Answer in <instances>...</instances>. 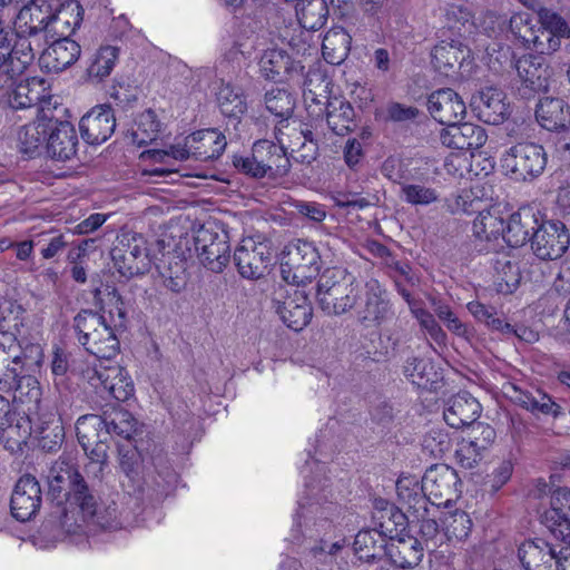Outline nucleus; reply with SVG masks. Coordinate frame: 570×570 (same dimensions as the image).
<instances>
[{"instance_id":"0e129e2a","label":"nucleus","mask_w":570,"mask_h":570,"mask_svg":"<svg viewBox=\"0 0 570 570\" xmlns=\"http://www.w3.org/2000/svg\"><path fill=\"white\" fill-rule=\"evenodd\" d=\"M411 309L415 318L419 321L421 327L429 333L431 338H433L439 344L445 342V332L442 330V327L430 312L421 307H412Z\"/></svg>"},{"instance_id":"3c124183","label":"nucleus","mask_w":570,"mask_h":570,"mask_svg":"<svg viewBox=\"0 0 570 570\" xmlns=\"http://www.w3.org/2000/svg\"><path fill=\"white\" fill-rule=\"evenodd\" d=\"M400 197L412 206L426 207L439 202L440 194L435 188L414 181L409 177L401 187Z\"/></svg>"},{"instance_id":"ea45409f","label":"nucleus","mask_w":570,"mask_h":570,"mask_svg":"<svg viewBox=\"0 0 570 570\" xmlns=\"http://www.w3.org/2000/svg\"><path fill=\"white\" fill-rule=\"evenodd\" d=\"M81 345L100 360H110L119 353V341L107 323Z\"/></svg>"},{"instance_id":"dca6fc26","label":"nucleus","mask_w":570,"mask_h":570,"mask_svg":"<svg viewBox=\"0 0 570 570\" xmlns=\"http://www.w3.org/2000/svg\"><path fill=\"white\" fill-rule=\"evenodd\" d=\"M195 249L204 266L219 273L229 261L228 235L213 226H202L195 236Z\"/></svg>"},{"instance_id":"f03ea898","label":"nucleus","mask_w":570,"mask_h":570,"mask_svg":"<svg viewBox=\"0 0 570 570\" xmlns=\"http://www.w3.org/2000/svg\"><path fill=\"white\" fill-rule=\"evenodd\" d=\"M396 492L405 508V520L419 527L428 550L433 551L443 543V534L434 518V507L428 505V499L421 493L419 480L413 476H402L396 481Z\"/></svg>"},{"instance_id":"338daca9","label":"nucleus","mask_w":570,"mask_h":570,"mask_svg":"<svg viewBox=\"0 0 570 570\" xmlns=\"http://www.w3.org/2000/svg\"><path fill=\"white\" fill-rule=\"evenodd\" d=\"M3 436H6L9 441H12L17 446L27 443L28 438L31 434V425L28 419L20 417L17 420L16 424L9 422L4 430H1Z\"/></svg>"},{"instance_id":"58836bf2","label":"nucleus","mask_w":570,"mask_h":570,"mask_svg":"<svg viewBox=\"0 0 570 570\" xmlns=\"http://www.w3.org/2000/svg\"><path fill=\"white\" fill-rule=\"evenodd\" d=\"M331 81L320 62L309 67L303 81V96L306 102L322 104L328 99Z\"/></svg>"},{"instance_id":"ddd939ff","label":"nucleus","mask_w":570,"mask_h":570,"mask_svg":"<svg viewBox=\"0 0 570 570\" xmlns=\"http://www.w3.org/2000/svg\"><path fill=\"white\" fill-rule=\"evenodd\" d=\"M271 242L262 236L245 237L234 252V262L244 278L256 279L263 276L272 262Z\"/></svg>"},{"instance_id":"4be33fe9","label":"nucleus","mask_w":570,"mask_h":570,"mask_svg":"<svg viewBox=\"0 0 570 570\" xmlns=\"http://www.w3.org/2000/svg\"><path fill=\"white\" fill-rule=\"evenodd\" d=\"M428 110L436 121L446 127L460 122L466 115L465 102L450 88L433 91L428 98Z\"/></svg>"},{"instance_id":"a878e982","label":"nucleus","mask_w":570,"mask_h":570,"mask_svg":"<svg viewBox=\"0 0 570 570\" xmlns=\"http://www.w3.org/2000/svg\"><path fill=\"white\" fill-rule=\"evenodd\" d=\"M559 552L544 539L525 540L519 546L518 558L524 570H556Z\"/></svg>"},{"instance_id":"8fccbe9b","label":"nucleus","mask_w":570,"mask_h":570,"mask_svg":"<svg viewBox=\"0 0 570 570\" xmlns=\"http://www.w3.org/2000/svg\"><path fill=\"white\" fill-rule=\"evenodd\" d=\"M160 122L156 114L148 109L141 112L130 129V139L138 147L153 142L158 137Z\"/></svg>"},{"instance_id":"f8f14e48","label":"nucleus","mask_w":570,"mask_h":570,"mask_svg":"<svg viewBox=\"0 0 570 570\" xmlns=\"http://www.w3.org/2000/svg\"><path fill=\"white\" fill-rule=\"evenodd\" d=\"M502 168L515 180H531L540 176L547 166V153L534 142L512 146L501 159Z\"/></svg>"},{"instance_id":"f257e3e1","label":"nucleus","mask_w":570,"mask_h":570,"mask_svg":"<svg viewBox=\"0 0 570 570\" xmlns=\"http://www.w3.org/2000/svg\"><path fill=\"white\" fill-rule=\"evenodd\" d=\"M48 495L58 504L65 502L60 519L68 534H81L118 525L115 507H102L90 492L72 459L60 456L47 475Z\"/></svg>"},{"instance_id":"2f4dec72","label":"nucleus","mask_w":570,"mask_h":570,"mask_svg":"<svg viewBox=\"0 0 570 570\" xmlns=\"http://www.w3.org/2000/svg\"><path fill=\"white\" fill-rule=\"evenodd\" d=\"M478 117L490 125L502 124L510 115V106L505 102V95L497 88H487L473 100Z\"/></svg>"},{"instance_id":"72a5a7b5","label":"nucleus","mask_w":570,"mask_h":570,"mask_svg":"<svg viewBox=\"0 0 570 570\" xmlns=\"http://www.w3.org/2000/svg\"><path fill=\"white\" fill-rule=\"evenodd\" d=\"M80 45L73 38H56L42 52L41 61L51 71H61L77 61Z\"/></svg>"},{"instance_id":"680f3d73","label":"nucleus","mask_w":570,"mask_h":570,"mask_svg":"<svg viewBox=\"0 0 570 570\" xmlns=\"http://www.w3.org/2000/svg\"><path fill=\"white\" fill-rule=\"evenodd\" d=\"M459 50L453 46L452 41L442 40L432 50V63L439 70L453 68L459 60Z\"/></svg>"},{"instance_id":"864d4df0","label":"nucleus","mask_w":570,"mask_h":570,"mask_svg":"<svg viewBox=\"0 0 570 570\" xmlns=\"http://www.w3.org/2000/svg\"><path fill=\"white\" fill-rule=\"evenodd\" d=\"M404 375L419 387H426L435 381L436 373L429 360L409 357L404 365Z\"/></svg>"},{"instance_id":"79ce46f5","label":"nucleus","mask_w":570,"mask_h":570,"mask_svg":"<svg viewBox=\"0 0 570 570\" xmlns=\"http://www.w3.org/2000/svg\"><path fill=\"white\" fill-rule=\"evenodd\" d=\"M261 73L267 80H281L283 75H291L295 67L291 57L282 49H268L259 61Z\"/></svg>"},{"instance_id":"a19ab883","label":"nucleus","mask_w":570,"mask_h":570,"mask_svg":"<svg viewBox=\"0 0 570 570\" xmlns=\"http://www.w3.org/2000/svg\"><path fill=\"white\" fill-rule=\"evenodd\" d=\"M327 14L325 0H303L296 7L298 23L308 32L318 31L325 24Z\"/></svg>"},{"instance_id":"69168bd1","label":"nucleus","mask_w":570,"mask_h":570,"mask_svg":"<svg viewBox=\"0 0 570 570\" xmlns=\"http://www.w3.org/2000/svg\"><path fill=\"white\" fill-rule=\"evenodd\" d=\"M65 431L62 424L56 420L51 422V426H42L40 430V446L46 451H55L62 443Z\"/></svg>"},{"instance_id":"9d476101","label":"nucleus","mask_w":570,"mask_h":570,"mask_svg":"<svg viewBox=\"0 0 570 570\" xmlns=\"http://www.w3.org/2000/svg\"><path fill=\"white\" fill-rule=\"evenodd\" d=\"M460 478L456 471L445 464H434L428 469L419 483L421 493L428 499V505L448 507L460 497Z\"/></svg>"},{"instance_id":"4468645a","label":"nucleus","mask_w":570,"mask_h":570,"mask_svg":"<svg viewBox=\"0 0 570 570\" xmlns=\"http://www.w3.org/2000/svg\"><path fill=\"white\" fill-rule=\"evenodd\" d=\"M273 303L283 323L294 331H302L312 318L311 303L298 286H279L274 292Z\"/></svg>"},{"instance_id":"774afa93","label":"nucleus","mask_w":570,"mask_h":570,"mask_svg":"<svg viewBox=\"0 0 570 570\" xmlns=\"http://www.w3.org/2000/svg\"><path fill=\"white\" fill-rule=\"evenodd\" d=\"M537 23L538 16L535 17L529 12H519L510 18L508 28L512 36H524L532 33Z\"/></svg>"},{"instance_id":"e2e57ef3","label":"nucleus","mask_w":570,"mask_h":570,"mask_svg":"<svg viewBox=\"0 0 570 570\" xmlns=\"http://www.w3.org/2000/svg\"><path fill=\"white\" fill-rule=\"evenodd\" d=\"M111 434H116L125 440H129L136 432L137 421L125 410L114 412L112 419L108 422Z\"/></svg>"},{"instance_id":"393cba45","label":"nucleus","mask_w":570,"mask_h":570,"mask_svg":"<svg viewBox=\"0 0 570 570\" xmlns=\"http://www.w3.org/2000/svg\"><path fill=\"white\" fill-rule=\"evenodd\" d=\"M550 504L544 513L546 524L556 539L570 544V489H557L551 495Z\"/></svg>"},{"instance_id":"a18cd8bd","label":"nucleus","mask_w":570,"mask_h":570,"mask_svg":"<svg viewBox=\"0 0 570 570\" xmlns=\"http://www.w3.org/2000/svg\"><path fill=\"white\" fill-rule=\"evenodd\" d=\"M217 104L226 117L239 119L247 111V102L243 91L229 83H223L217 92Z\"/></svg>"},{"instance_id":"f704fd0d","label":"nucleus","mask_w":570,"mask_h":570,"mask_svg":"<svg viewBox=\"0 0 570 570\" xmlns=\"http://www.w3.org/2000/svg\"><path fill=\"white\" fill-rule=\"evenodd\" d=\"M505 394L512 402L532 413L551 414L553 416H558L562 413L561 406L541 391H537L535 394H532L514 384H508L505 386Z\"/></svg>"},{"instance_id":"6e6552de","label":"nucleus","mask_w":570,"mask_h":570,"mask_svg":"<svg viewBox=\"0 0 570 570\" xmlns=\"http://www.w3.org/2000/svg\"><path fill=\"white\" fill-rule=\"evenodd\" d=\"M320 269L321 256L314 244L297 240L286 247L281 262V275L287 285H305L318 275Z\"/></svg>"},{"instance_id":"a211bd4d","label":"nucleus","mask_w":570,"mask_h":570,"mask_svg":"<svg viewBox=\"0 0 570 570\" xmlns=\"http://www.w3.org/2000/svg\"><path fill=\"white\" fill-rule=\"evenodd\" d=\"M85 377L92 387L102 389L117 401L124 402L134 395V383L127 371L119 365L88 368Z\"/></svg>"},{"instance_id":"2eb2a0df","label":"nucleus","mask_w":570,"mask_h":570,"mask_svg":"<svg viewBox=\"0 0 570 570\" xmlns=\"http://www.w3.org/2000/svg\"><path fill=\"white\" fill-rule=\"evenodd\" d=\"M570 234L560 220H544L543 216L531 236L534 255L543 261L560 258L569 248Z\"/></svg>"},{"instance_id":"052dcab7","label":"nucleus","mask_w":570,"mask_h":570,"mask_svg":"<svg viewBox=\"0 0 570 570\" xmlns=\"http://www.w3.org/2000/svg\"><path fill=\"white\" fill-rule=\"evenodd\" d=\"M423 448L434 458H442L452 448V440L444 430L430 431L424 440Z\"/></svg>"},{"instance_id":"39448f33","label":"nucleus","mask_w":570,"mask_h":570,"mask_svg":"<svg viewBox=\"0 0 570 570\" xmlns=\"http://www.w3.org/2000/svg\"><path fill=\"white\" fill-rule=\"evenodd\" d=\"M374 519L379 529L362 530L355 535L354 550L360 560L372 561L376 559L385 544V537L399 535L405 527V515L393 505L380 510Z\"/></svg>"},{"instance_id":"13d9d810","label":"nucleus","mask_w":570,"mask_h":570,"mask_svg":"<svg viewBox=\"0 0 570 570\" xmlns=\"http://www.w3.org/2000/svg\"><path fill=\"white\" fill-rule=\"evenodd\" d=\"M350 51L346 38H323L322 55L330 65H341Z\"/></svg>"},{"instance_id":"de8ad7c7","label":"nucleus","mask_w":570,"mask_h":570,"mask_svg":"<svg viewBox=\"0 0 570 570\" xmlns=\"http://www.w3.org/2000/svg\"><path fill=\"white\" fill-rule=\"evenodd\" d=\"M472 529L470 515L461 510L444 513L442 518L443 537L449 542L465 540Z\"/></svg>"},{"instance_id":"20e7f679","label":"nucleus","mask_w":570,"mask_h":570,"mask_svg":"<svg viewBox=\"0 0 570 570\" xmlns=\"http://www.w3.org/2000/svg\"><path fill=\"white\" fill-rule=\"evenodd\" d=\"M361 281L341 267L327 268L317 283V301L330 315H342L355 306Z\"/></svg>"},{"instance_id":"9b49d317","label":"nucleus","mask_w":570,"mask_h":570,"mask_svg":"<svg viewBox=\"0 0 570 570\" xmlns=\"http://www.w3.org/2000/svg\"><path fill=\"white\" fill-rule=\"evenodd\" d=\"M8 105L14 111L29 110L41 115L56 109L58 100L46 79L32 77L16 85L8 95Z\"/></svg>"},{"instance_id":"4d7b16f0","label":"nucleus","mask_w":570,"mask_h":570,"mask_svg":"<svg viewBox=\"0 0 570 570\" xmlns=\"http://www.w3.org/2000/svg\"><path fill=\"white\" fill-rule=\"evenodd\" d=\"M483 450L478 445V438L462 439L455 449L456 462L465 469H472L482 458Z\"/></svg>"},{"instance_id":"bf43d9fd","label":"nucleus","mask_w":570,"mask_h":570,"mask_svg":"<svg viewBox=\"0 0 570 570\" xmlns=\"http://www.w3.org/2000/svg\"><path fill=\"white\" fill-rule=\"evenodd\" d=\"M538 23L551 36H570L568 22L557 12L550 9H540L538 12Z\"/></svg>"},{"instance_id":"cd10ccee","label":"nucleus","mask_w":570,"mask_h":570,"mask_svg":"<svg viewBox=\"0 0 570 570\" xmlns=\"http://www.w3.org/2000/svg\"><path fill=\"white\" fill-rule=\"evenodd\" d=\"M21 358L19 355V344L17 337L10 332H0V363L7 368V379L12 380V383L17 391L22 389V384L26 383L30 386L32 396H38V382L32 376L18 377V371L16 365L20 364Z\"/></svg>"},{"instance_id":"473e14b6","label":"nucleus","mask_w":570,"mask_h":570,"mask_svg":"<svg viewBox=\"0 0 570 570\" xmlns=\"http://www.w3.org/2000/svg\"><path fill=\"white\" fill-rule=\"evenodd\" d=\"M390 539L385 551L393 564L402 569H412L420 564L424 548L416 538L394 535Z\"/></svg>"},{"instance_id":"4c0bfd02","label":"nucleus","mask_w":570,"mask_h":570,"mask_svg":"<svg viewBox=\"0 0 570 570\" xmlns=\"http://www.w3.org/2000/svg\"><path fill=\"white\" fill-rule=\"evenodd\" d=\"M83 16V9L75 0L66 1L57 14L50 13L49 32L57 36H72L80 27Z\"/></svg>"},{"instance_id":"c03bdc74","label":"nucleus","mask_w":570,"mask_h":570,"mask_svg":"<svg viewBox=\"0 0 570 570\" xmlns=\"http://www.w3.org/2000/svg\"><path fill=\"white\" fill-rule=\"evenodd\" d=\"M488 197L489 196L485 191V187L480 184H475L471 188L462 189L458 194L448 198L446 206L452 214H471L475 210H479L480 203H482V200Z\"/></svg>"},{"instance_id":"423d86ee","label":"nucleus","mask_w":570,"mask_h":570,"mask_svg":"<svg viewBox=\"0 0 570 570\" xmlns=\"http://www.w3.org/2000/svg\"><path fill=\"white\" fill-rule=\"evenodd\" d=\"M226 147V138L216 129H205L193 132L184 140V145L171 146L169 150H148V156L158 163L173 157L176 160H185L193 156L197 160L218 158Z\"/></svg>"},{"instance_id":"37998d69","label":"nucleus","mask_w":570,"mask_h":570,"mask_svg":"<svg viewBox=\"0 0 570 570\" xmlns=\"http://www.w3.org/2000/svg\"><path fill=\"white\" fill-rule=\"evenodd\" d=\"M503 233L504 218L498 208L480 210L473 220V234L480 240L491 242L500 236L503 238Z\"/></svg>"},{"instance_id":"aec40b11","label":"nucleus","mask_w":570,"mask_h":570,"mask_svg":"<svg viewBox=\"0 0 570 570\" xmlns=\"http://www.w3.org/2000/svg\"><path fill=\"white\" fill-rule=\"evenodd\" d=\"M41 501V488L38 480L31 474L22 475L11 495L12 515L19 521H28L39 511Z\"/></svg>"},{"instance_id":"c9c22d12","label":"nucleus","mask_w":570,"mask_h":570,"mask_svg":"<svg viewBox=\"0 0 570 570\" xmlns=\"http://www.w3.org/2000/svg\"><path fill=\"white\" fill-rule=\"evenodd\" d=\"M539 124L547 130H560L570 126V107L560 98L546 97L535 109Z\"/></svg>"},{"instance_id":"7c9ffc66","label":"nucleus","mask_w":570,"mask_h":570,"mask_svg":"<svg viewBox=\"0 0 570 570\" xmlns=\"http://www.w3.org/2000/svg\"><path fill=\"white\" fill-rule=\"evenodd\" d=\"M78 136L75 127L68 121H51L46 149L50 157L68 160L77 153Z\"/></svg>"},{"instance_id":"09e8293b","label":"nucleus","mask_w":570,"mask_h":570,"mask_svg":"<svg viewBox=\"0 0 570 570\" xmlns=\"http://www.w3.org/2000/svg\"><path fill=\"white\" fill-rule=\"evenodd\" d=\"M443 18V28L454 35H471L476 31L471 11L462 4H449L444 9Z\"/></svg>"},{"instance_id":"c85d7f7f","label":"nucleus","mask_w":570,"mask_h":570,"mask_svg":"<svg viewBox=\"0 0 570 570\" xmlns=\"http://www.w3.org/2000/svg\"><path fill=\"white\" fill-rule=\"evenodd\" d=\"M35 119L17 130V146L21 153L35 157L46 147L52 117L47 114L35 115Z\"/></svg>"},{"instance_id":"412c9836","label":"nucleus","mask_w":570,"mask_h":570,"mask_svg":"<svg viewBox=\"0 0 570 570\" xmlns=\"http://www.w3.org/2000/svg\"><path fill=\"white\" fill-rule=\"evenodd\" d=\"M515 70L521 83L519 92L524 98L535 92L548 91L550 70L541 58L524 55L517 60Z\"/></svg>"},{"instance_id":"603ef678","label":"nucleus","mask_w":570,"mask_h":570,"mask_svg":"<svg viewBox=\"0 0 570 570\" xmlns=\"http://www.w3.org/2000/svg\"><path fill=\"white\" fill-rule=\"evenodd\" d=\"M119 47L115 45L101 46L95 55V59L88 68V75L98 81L108 77L118 59Z\"/></svg>"},{"instance_id":"b1692460","label":"nucleus","mask_w":570,"mask_h":570,"mask_svg":"<svg viewBox=\"0 0 570 570\" xmlns=\"http://www.w3.org/2000/svg\"><path fill=\"white\" fill-rule=\"evenodd\" d=\"M542 214L532 207H522L510 215L508 223L504 222L503 239L511 247H520L531 240L541 222Z\"/></svg>"},{"instance_id":"5fc2aeb1","label":"nucleus","mask_w":570,"mask_h":570,"mask_svg":"<svg viewBox=\"0 0 570 570\" xmlns=\"http://www.w3.org/2000/svg\"><path fill=\"white\" fill-rule=\"evenodd\" d=\"M265 105L271 114L286 120L294 110L295 100L287 90L272 88L265 94Z\"/></svg>"},{"instance_id":"6ab92c4d","label":"nucleus","mask_w":570,"mask_h":570,"mask_svg":"<svg viewBox=\"0 0 570 570\" xmlns=\"http://www.w3.org/2000/svg\"><path fill=\"white\" fill-rule=\"evenodd\" d=\"M35 58L29 38H0V77L12 81Z\"/></svg>"},{"instance_id":"f3484780","label":"nucleus","mask_w":570,"mask_h":570,"mask_svg":"<svg viewBox=\"0 0 570 570\" xmlns=\"http://www.w3.org/2000/svg\"><path fill=\"white\" fill-rule=\"evenodd\" d=\"M76 433L83 451L92 460L102 461L107 455V442L111 436L108 422L100 415L86 414L76 423Z\"/></svg>"},{"instance_id":"0eeeda50","label":"nucleus","mask_w":570,"mask_h":570,"mask_svg":"<svg viewBox=\"0 0 570 570\" xmlns=\"http://www.w3.org/2000/svg\"><path fill=\"white\" fill-rule=\"evenodd\" d=\"M352 309L357 323L365 328L380 327L393 316L390 294L374 278L361 281Z\"/></svg>"},{"instance_id":"6e6d98bb","label":"nucleus","mask_w":570,"mask_h":570,"mask_svg":"<svg viewBox=\"0 0 570 570\" xmlns=\"http://www.w3.org/2000/svg\"><path fill=\"white\" fill-rule=\"evenodd\" d=\"M106 324L104 316L92 311H81L73 321L78 341L82 344L89 340L102 325Z\"/></svg>"},{"instance_id":"e433bc0d","label":"nucleus","mask_w":570,"mask_h":570,"mask_svg":"<svg viewBox=\"0 0 570 570\" xmlns=\"http://www.w3.org/2000/svg\"><path fill=\"white\" fill-rule=\"evenodd\" d=\"M50 11L42 6L31 3L23 6L13 22L14 36H36L48 31Z\"/></svg>"},{"instance_id":"1a4fd4ad","label":"nucleus","mask_w":570,"mask_h":570,"mask_svg":"<svg viewBox=\"0 0 570 570\" xmlns=\"http://www.w3.org/2000/svg\"><path fill=\"white\" fill-rule=\"evenodd\" d=\"M111 255L115 266L125 277L142 275L153 265L147 239L134 232L121 234Z\"/></svg>"},{"instance_id":"bb28decb","label":"nucleus","mask_w":570,"mask_h":570,"mask_svg":"<svg viewBox=\"0 0 570 570\" xmlns=\"http://www.w3.org/2000/svg\"><path fill=\"white\" fill-rule=\"evenodd\" d=\"M488 139L485 129L471 122H454L441 131L442 145L459 150H472L481 148Z\"/></svg>"},{"instance_id":"c756f323","label":"nucleus","mask_w":570,"mask_h":570,"mask_svg":"<svg viewBox=\"0 0 570 570\" xmlns=\"http://www.w3.org/2000/svg\"><path fill=\"white\" fill-rule=\"evenodd\" d=\"M481 411L479 401L463 391L448 401L443 416L450 426L460 429L473 424L480 417Z\"/></svg>"},{"instance_id":"49530a36","label":"nucleus","mask_w":570,"mask_h":570,"mask_svg":"<svg viewBox=\"0 0 570 570\" xmlns=\"http://www.w3.org/2000/svg\"><path fill=\"white\" fill-rule=\"evenodd\" d=\"M353 118L354 109L348 102L340 98H334L327 102V125L336 135L343 136L348 132L353 125Z\"/></svg>"},{"instance_id":"7ed1b4c3","label":"nucleus","mask_w":570,"mask_h":570,"mask_svg":"<svg viewBox=\"0 0 570 570\" xmlns=\"http://www.w3.org/2000/svg\"><path fill=\"white\" fill-rule=\"evenodd\" d=\"M295 141L288 144L284 139L283 128L278 127L276 139L278 144L269 140L256 141V161L259 163L256 168L257 174L265 176H281L285 175L289 169V159L287 153H297L299 148L307 149V154L301 155L302 161H311L315 154V144L303 131L293 129Z\"/></svg>"},{"instance_id":"5701e85b","label":"nucleus","mask_w":570,"mask_h":570,"mask_svg":"<svg viewBox=\"0 0 570 570\" xmlns=\"http://www.w3.org/2000/svg\"><path fill=\"white\" fill-rule=\"evenodd\" d=\"M116 128V118L110 106L100 105L88 111L79 122L81 137L90 145L108 140Z\"/></svg>"}]
</instances>
